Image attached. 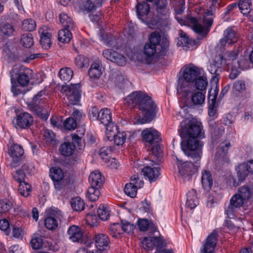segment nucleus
<instances>
[{
	"label": "nucleus",
	"mask_w": 253,
	"mask_h": 253,
	"mask_svg": "<svg viewBox=\"0 0 253 253\" xmlns=\"http://www.w3.org/2000/svg\"><path fill=\"white\" fill-rule=\"evenodd\" d=\"M201 123H191L186 124L182 121L180 124L179 134L181 138H187L185 144L181 143V149L185 155L191 156L196 161H199L202 157L203 143L196 138L204 137Z\"/></svg>",
	"instance_id": "obj_1"
},
{
	"label": "nucleus",
	"mask_w": 253,
	"mask_h": 253,
	"mask_svg": "<svg viewBox=\"0 0 253 253\" xmlns=\"http://www.w3.org/2000/svg\"><path fill=\"white\" fill-rule=\"evenodd\" d=\"M125 104L130 108L138 106L142 115L141 124L149 123L156 117L157 106L152 98L145 92H132L125 98Z\"/></svg>",
	"instance_id": "obj_2"
},
{
	"label": "nucleus",
	"mask_w": 253,
	"mask_h": 253,
	"mask_svg": "<svg viewBox=\"0 0 253 253\" xmlns=\"http://www.w3.org/2000/svg\"><path fill=\"white\" fill-rule=\"evenodd\" d=\"M181 71L182 75L177 82V94L186 96L194 88L193 83L200 75V70L192 64H189L183 67Z\"/></svg>",
	"instance_id": "obj_3"
},
{
	"label": "nucleus",
	"mask_w": 253,
	"mask_h": 253,
	"mask_svg": "<svg viewBox=\"0 0 253 253\" xmlns=\"http://www.w3.org/2000/svg\"><path fill=\"white\" fill-rule=\"evenodd\" d=\"M238 55V52L237 50H236L235 51H233L228 53L225 58H224L221 55H219L215 57L213 63L211 64L208 67V70L209 72L211 74L213 75L211 78V87H212V85L215 83V81L213 80V78L215 77L217 79V86H218V78L217 77L218 75L217 72L218 71V68H221V66L224 64L229 66L230 63L229 62H228V61H234L235 59H236Z\"/></svg>",
	"instance_id": "obj_4"
},
{
	"label": "nucleus",
	"mask_w": 253,
	"mask_h": 253,
	"mask_svg": "<svg viewBox=\"0 0 253 253\" xmlns=\"http://www.w3.org/2000/svg\"><path fill=\"white\" fill-rule=\"evenodd\" d=\"M189 22L192 24L194 31L205 37L210 31L211 27L213 23V19L211 17L206 16H204L202 19L190 17Z\"/></svg>",
	"instance_id": "obj_5"
},
{
	"label": "nucleus",
	"mask_w": 253,
	"mask_h": 253,
	"mask_svg": "<svg viewBox=\"0 0 253 253\" xmlns=\"http://www.w3.org/2000/svg\"><path fill=\"white\" fill-rule=\"evenodd\" d=\"M62 91L65 93L68 102L65 101L68 105H76L81 98V85L80 84H71L70 85L63 86ZM64 98V100H65Z\"/></svg>",
	"instance_id": "obj_6"
},
{
	"label": "nucleus",
	"mask_w": 253,
	"mask_h": 253,
	"mask_svg": "<svg viewBox=\"0 0 253 253\" xmlns=\"http://www.w3.org/2000/svg\"><path fill=\"white\" fill-rule=\"evenodd\" d=\"M155 5L158 14L160 24L164 27H169L170 24L169 11L167 8V0H155Z\"/></svg>",
	"instance_id": "obj_7"
},
{
	"label": "nucleus",
	"mask_w": 253,
	"mask_h": 253,
	"mask_svg": "<svg viewBox=\"0 0 253 253\" xmlns=\"http://www.w3.org/2000/svg\"><path fill=\"white\" fill-rule=\"evenodd\" d=\"M188 156L190 157L193 160L195 164L191 162H182L181 161H178L177 166L178 169V172L179 175L183 178H189V176L192 175L200 167L199 161H196L191 156L187 155Z\"/></svg>",
	"instance_id": "obj_8"
},
{
	"label": "nucleus",
	"mask_w": 253,
	"mask_h": 253,
	"mask_svg": "<svg viewBox=\"0 0 253 253\" xmlns=\"http://www.w3.org/2000/svg\"><path fill=\"white\" fill-rule=\"evenodd\" d=\"M206 93V91L196 90L194 86L186 96H183L181 94H177L182 100L189 102L191 105L201 106L205 103Z\"/></svg>",
	"instance_id": "obj_9"
},
{
	"label": "nucleus",
	"mask_w": 253,
	"mask_h": 253,
	"mask_svg": "<svg viewBox=\"0 0 253 253\" xmlns=\"http://www.w3.org/2000/svg\"><path fill=\"white\" fill-rule=\"evenodd\" d=\"M215 83L212 85L211 89L209 91L208 97L209 99V107L208 109V114L212 119L216 117V110L215 104L216 101L217 95L219 91V87L217 86V79L216 78H213Z\"/></svg>",
	"instance_id": "obj_10"
},
{
	"label": "nucleus",
	"mask_w": 253,
	"mask_h": 253,
	"mask_svg": "<svg viewBox=\"0 0 253 253\" xmlns=\"http://www.w3.org/2000/svg\"><path fill=\"white\" fill-rule=\"evenodd\" d=\"M33 123V117L26 112L19 114L12 120V124L16 128L27 129L30 127Z\"/></svg>",
	"instance_id": "obj_11"
},
{
	"label": "nucleus",
	"mask_w": 253,
	"mask_h": 253,
	"mask_svg": "<svg viewBox=\"0 0 253 253\" xmlns=\"http://www.w3.org/2000/svg\"><path fill=\"white\" fill-rule=\"evenodd\" d=\"M143 140L151 146L155 145L161 140V134L156 129L153 127L143 129L141 133Z\"/></svg>",
	"instance_id": "obj_12"
},
{
	"label": "nucleus",
	"mask_w": 253,
	"mask_h": 253,
	"mask_svg": "<svg viewBox=\"0 0 253 253\" xmlns=\"http://www.w3.org/2000/svg\"><path fill=\"white\" fill-rule=\"evenodd\" d=\"M102 54L106 59L115 63L118 66H123L126 63V58L114 50L106 49L103 51Z\"/></svg>",
	"instance_id": "obj_13"
},
{
	"label": "nucleus",
	"mask_w": 253,
	"mask_h": 253,
	"mask_svg": "<svg viewBox=\"0 0 253 253\" xmlns=\"http://www.w3.org/2000/svg\"><path fill=\"white\" fill-rule=\"evenodd\" d=\"M46 217L44 219V225L49 230H54L58 226L57 212L50 209L45 211Z\"/></svg>",
	"instance_id": "obj_14"
},
{
	"label": "nucleus",
	"mask_w": 253,
	"mask_h": 253,
	"mask_svg": "<svg viewBox=\"0 0 253 253\" xmlns=\"http://www.w3.org/2000/svg\"><path fill=\"white\" fill-rule=\"evenodd\" d=\"M236 170L239 180L243 181L248 174H253V160L240 164Z\"/></svg>",
	"instance_id": "obj_15"
},
{
	"label": "nucleus",
	"mask_w": 253,
	"mask_h": 253,
	"mask_svg": "<svg viewBox=\"0 0 253 253\" xmlns=\"http://www.w3.org/2000/svg\"><path fill=\"white\" fill-rule=\"evenodd\" d=\"M40 42L42 48L47 49L50 46L51 30L46 26H42L39 30Z\"/></svg>",
	"instance_id": "obj_16"
},
{
	"label": "nucleus",
	"mask_w": 253,
	"mask_h": 253,
	"mask_svg": "<svg viewBox=\"0 0 253 253\" xmlns=\"http://www.w3.org/2000/svg\"><path fill=\"white\" fill-rule=\"evenodd\" d=\"M33 71L28 68H24L16 73V79L18 84L22 86H26L29 84L30 80L32 77Z\"/></svg>",
	"instance_id": "obj_17"
},
{
	"label": "nucleus",
	"mask_w": 253,
	"mask_h": 253,
	"mask_svg": "<svg viewBox=\"0 0 253 253\" xmlns=\"http://www.w3.org/2000/svg\"><path fill=\"white\" fill-rule=\"evenodd\" d=\"M95 246L99 251H107L110 248V242L108 236L103 233L96 234L94 236Z\"/></svg>",
	"instance_id": "obj_18"
},
{
	"label": "nucleus",
	"mask_w": 253,
	"mask_h": 253,
	"mask_svg": "<svg viewBox=\"0 0 253 253\" xmlns=\"http://www.w3.org/2000/svg\"><path fill=\"white\" fill-rule=\"evenodd\" d=\"M9 154L12 158L11 167H15L24 154V150L20 145L14 144L10 148Z\"/></svg>",
	"instance_id": "obj_19"
},
{
	"label": "nucleus",
	"mask_w": 253,
	"mask_h": 253,
	"mask_svg": "<svg viewBox=\"0 0 253 253\" xmlns=\"http://www.w3.org/2000/svg\"><path fill=\"white\" fill-rule=\"evenodd\" d=\"M238 34L232 28H227L224 31L223 37L220 40L221 46L231 45L238 41Z\"/></svg>",
	"instance_id": "obj_20"
},
{
	"label": "nucleus",
	"mask_w": 253,
	"mask_h": 253,
	"mask_svg": "<svg viewBox=\"0 0 253 253\" xmlns=\"http://www.w3.org/2000/svg\"><path fill=\"white\" fill-rule=\"evenodd\" d=\"M217 242L216 233L212 232L207 238L201 250V253H212L214 251Z\"/></svg>",
	"instance_id": "obj_21"
},
{
	"label": "nucleus",
	"mask_w": 253,
	"mask_h": 253,
	"mask_svg": "<svg viewBox=\"0 0 253 253\" xmlns=\"http://www.w3.org/2000/svg\"><path fill=\"white\" fill-rule=\"evenodd\" d=\"M16 33L15 26L11 22H2L0 23V36L4 38L12 37Z\"/></svg>",
	"instance_id": "obj_22"
},
{
	"label": "nucleus",
	"mask_w": 253,
	"mask_h": 253,
	"mask_svg": "<svg viewBox=\"0 0 253 253\" xmlns=\"http://www.w3.org/2000/svg\"><path fill=\"white\" fill-rule=\"evenodd\" d=\"M201 183L205 191L211 190L213 185V177L210 171L206 169L201 171Z\"/></svg>",
	"instance_id": "obj_23"
},
{
	"label": "nucleus",
	"mask_w": 253,
	"mask_h": 253,
	"mask_svg": "<svg viewBox=\"0 0 253 253\" xmlns=\"http://www.w3.org/2000/svg\"><path fill=\"white\" fill-rule=\"evenodd\" d=\"M88 180L91 187L101 188L104 182V177L101 172L96 170L90 174Z\"/></svg>",
	"instance_id": "obj_24"
},
{
	"label": "nucleus",
	"mask_w": 253,
	"mask_h": 253,
	"mask_svg": "<svg viewBox=\"0 0 253 253\" xmlns=\"http://www.w3.org/2000/svg\"><path fill=\"white\" fill-rule=\"evenodd\" d=\"M142 172L145 177L152 182L155 181L160 175V169L146 166L142 169Z\"/></svg>",
	"instance_id": "obj_25"
},
{
	"label": "nucleus",
	"mask_w": 253,
	"mask_h": 253,
	"mask_svg": "<svg viewBox=\"0 0 253 253\" xmlns=\"http://www.w3.org/2000/svg\"><path fill=\"white\" fill-rule=\"evenodd\" d=\"M43 91L39 92L33 98L31 101L32 109L35 111H38V113L43 112L42 109V105L43 104L46 100V98L43 96Z\"/></svg>",
	"instance_id": "obj_26"
},
{
	"label": "nucleus",
	"mask_w": 253,
	"mask_h": 253,
	"mask_svg": "<svg viewBox=\"0 0 253 253\" xmlns=\"http://www.w3.org/2000/svg\"><path fill=\"white\" fill-rule=\"evenodd\" d=\"M150 11L149 5L145 2L138 3L136 6V13L138 18L144 23H146L145 19Z\"/></svg>",
	"instance_id": "obj_27"
},
{
	"label": "nucleus",
	"mask_w": 253,
	"mask_h": 253,
	"mask_svg": "<svg viewBox=\"0 0 253 253\" xmlns=\"http://www.w3.org/2000/svg\"><path fill=\"white\" fill-rule=\"evenodd\" d=\"M69 239L74 242H79L81 241L83 233L81 229L77 226H70L68 230Z\"/></svg>",
	"instance_id": "obj_28"
},
{
	"label": "nucleus",
	"mask_w": 253,
	"mask_h": 253,
	"mask_svg": "<svg viewBox=\"0 0 253 253\" xmlns=\"http://www.w3.org/2000/svg\"><path fill=\"white\" fill-rule=\"evenodd\" d=\"M102 74V67L98 61L94 62L91 65L88 74L93 79H98Z\"/></svg>",
	"instance_id": "obj_29"
},
{
	"label": "nucleus",
	"mask_w": 253,
	"mask_h": 253,
	"mask_svg": "<svg viewBox=\"0 0 253 253\" xmlns=\"http://www.w3.org/2000/svg\"><path fill=\"white\" fill-rule=\"evenodd\" d=\"M76 146L72 142H65L60 147V152L64 156H71L75 152Z\"/></svg>",
	"instance_id": "obj_30"
},
{
	"label": "nucleus",
	"mask_w": 253,
	"mask_h": 253,
	"mask_svg": "<svg viewBox=\"0 0 253 253\" xmlns=\"http://www.w3.org/2000/svg\"><path fill=\"white\" fill-rule=\"evenodd\" d=\"M198 204V200L197 197L196 191L192 189L187 194L186 206L190 209H193Z\"/></svg>",
	"instance_id": "obj_31"
},
{
	"label": "nucleus",
	"mask_w": 253,
	"mask_h": 253,
	"mask_svg": "<svg viewBox=\"0 0 253 253\" xmlns=\"http://www.w3.org/2000/svg\"><path fill=\"white\" fill-rule=\"evenodd\" d=\"M72 38V35L68 28H65L58 32V40L59 42L63 43H68L70 42Z\"/></svg>",
	"instance_id": "obj_32"
},
{
	"label": "nucleus",
	"mask_w": 253,
	"mask_h": 253,
	"mask_svg": "<svg viewBox=\"0 0 253 253\" xmlns=\"http://www.w3.org/2000/svg\"><path fill=\"white\" fill-rule=\"evenodd\" d=\"M71 205L73 209L78 212L83 211L85 208L84 201L79 197L74 198L72 199Z\"/></svg>",
	"instance_id": "obj_33"
},
{
	"label": "nucleus",
	"mask_w": 253,
	"mask_h": 253,
	"mask_svg": "<svg viewBox=\"0 0 253 253\" xmlns=\"http://www.w3.org/2000/svg\"><path fill=\"white\" fill-rule=\"evenodd\" d=\"M73 75V70L68 67L61 69L59 72V77L64 82H68L72 79Z\"/></svg>",
	"instance_id": "obj_34"
},
{
	"label": "nucleus",
	"mask_w": 253,
	"mask_h": 253,
	"mask_svg": "<svg viewBox=\"0 0 253 253\" xmlns=\"http://www.w3.org/2000/svg\"><path fill=\"white\" fill-rule=\"evenodd\" d=\"M104 125L106 129V136L109 141H112V137L118 132V126L111 122Z\"/></svg>",
	"instance_id": "obj_35"
},
{
	"label": "nucleus",
	"mask_w": 253,
	"mask_h": 253,
	"mask_svg": "<svg viewBox=\"0 0 253 253\" xmlns=\"http://www.w3.org/2000/svg\"><path fill=\"white\" fill-rule=\"evenodd\" d=\"M138 226L140 231H147L149 228H151L153 232L156 231L157 227L151 221L146 219H142L138 220Z\"/></svg>",
	"instance_id": "obj_36"
},
{
	"label": "nucleus",
	"mask_w": 253,
	"mask_h": 253,
	"mask_svg": "<svg viewBox=\"0 0 253 253\" xmlns=\"http://www.w3.org/2000/svg\"><path fill=\"white\" fill-rule=\"evenodd\" d=\"M104 0H94V3L90 0H86L84 4V9L87 12L95 10L97 8L101 6Z\"/></svg>",
	"instance_id": "obj_37"
},
{
	"label": "nucleus",
	"mask_w": 253,
	"mask_h": 253,
	"mask_svg": "<svg viewBox=\"0 0 253 253\" xmlns=\"http://www.w3.org/2000/svg\"><path fill=\"white\" fill-rule=\"evenodd\" d=\"M109 231L111 235L115 238L120 237L123 234V229L121 223H115L110 225Z\"/></svg>",
	"instance_id": "obj_38"
},
{
	"label": "nucleus",
	"mask_w": 253,
	"mask_h": 253,
	"mask_svg": "<svg viewBox=\"0 0 253 253\" xmlns=\"http://www.w3.org/2000/svg\"><path fill=\"white\" fill-rule=\"evenodd\" d=\"M194 82L197 90L206 91L208 85V81L206 77L200 75Z\"/></svg>",
	"instance_id": "obj_39"
},
{
	"label": "nucleus",
	"mask_w": 253,
	"mask_h": 253,
	"mask_svg": "<svg viewBox=\"0 0 253 253\" xmlns=\"http://www.w3.org/2000/svg\"><path fill=\"white\" fill-rule=\"evenodd\" d=\"M61 23L64 28L72 29L74 28V22L72 18L67 14L62 13L59 15Z\"/></svg>",
	"instance_id": "obj_40"
},
{
	"label": "nucleus",
	"mask_w": 253,
	"mask_h": 253,
	"mask_svg": "<svg viewBox=\"0 0 253 253\" xmlns=\"http://www.w3.org/2000/svg\"><path fill=\"white\" fill-rule=\"evenodd\" d=\"M97 214L101 220H107L110 216L109 208L105 205L101 204L97 209Z\"/></svg>",
	"instance_id": "obj_41"
},
{
	"label": "nucleus",
	"mask_w": 253,
	"mask_h": 253,
	"mask_svg": "<svg viewBox=\"0 0 253 253\" xmlns=\"http://www.w3.org/2000/svg\"><path fill=\"white\" fill-rule=\"evenodd\" d=\"M100 188L90 186L88 188L86 194L87 199L92 202L96 201L100 195Z\"/></svg>",
	"instance_id": "obj_42"
},
{
	"label": "nucleus",
	"mask_w": 253,
	"mask_h": 253,
	"mask_svg": "<svg viewBox=\"0 0 253 253\" xmlns=\"http://www.w3.org/2000/svg\"><path fill=\"white\" fill-rule=\"evenodd\" d=\"M111 112L110 109L108 108H104L100 111L99 120L101 123L103 124H106L111 122Z\"/></svg>",
	"instance_id": "obj_43"
},
{
	"label": "nucleus",
	"mask_w": 253,
	"mask_h": 253,
	"mask_svg": "<svg viewBox=\"0 0 253 253\" xmlns=\"http://www.w3.org/2000/svg\"><path fill=\"white\" fill-rule=\"evenodd\" d=\"M20 42L25 47H31L34 44L32 35L30 33L23 34L20 39Z\"/></svg>",
	"instance_id": "obj_44"
},
{
	"label": "nucleus",
	"mask_w": 253,
	"mask_h": 253,
	"mask_svg": "<svg viewBox=\"0 0 253 253\" xmlns=\"http://www.w3.org/2000/svg\"><path fill=\"white\" fill-rule=\"evenodd\" d=\"M49 175L52 180H63L64 177L62 170L56 167L50 169Z\"/></svg>",
	"instance_id": "obj_45"
},
{
	"label": "nucleus",
	"mask_w": 253,
	"mask_h": 253,
	"mask_svg": "<svg viewBox=\"0 0 253 253\" xmlns=\"http://www.w3.org/2000/svg\"><path fill=\"white\" fill-rule=\"evenodd\" d=\"M251 4V0H240L238 5L241 12L246 15L250 13Z\"/></svg>",
	"instance_id": "obj_46"
},
{
	"label": "nucleus",
	"mask_w": 253,
	"mask_h": 253,
	"mask_svg": "<svg viewBox=\"0 0 253 253\" xmlns=\"http://www.w3.org/2000/svg\"><path fill=\"white\" fill-rule=\"evenodd\" d=\"M112 149L110 146L102 147L99 151V155L103 161L108 162L111 157Z\"/></svg>",
	"instance_id": "obj_47"
},
{
	"label": "nucleus",
	"mask_w": 253,
	"mask_h": 253,
	"mask_svg": "<svg viewBox=\"0 0 253 253\" xmlns=\"http://www.w3.org/2000/svg\"><path fill=\"white\" fill-rule=\"evenodd\" d=\"M30 243L33 249L35 250L40 249L43 244L42 236L39 234H34Z\"/></svg>",
	"instance_id": "obj_48"
},
{
	"label": "nucleus",
	"mask_w": 253,
	"mask_h": 253,
	"mask_svg": "<svg viewBox=\"0 0 253 253\" xmlns=\"http://www.w3.org/2000/svg\"><path fill=\"white\" fill-rule=\"evenodd\" d=\"M36 22L31 18L25 19L22 22V28L26 31H33L36 29Z\"/></svg>",
	"instance_id": "obj_49"
},
{
	"label": "nucleus",
	"mask_w": 253,
	"mask_h": 253,
	"mask_svg": "<svg viewBox=\"0 0 253 253\" xmlns=\"http://www.w3.org/2000/svg\"><path fill=\"white\" fill-rule=\"evenodd\" d=\"M17 69L15 68L13 69L11 72V91L13 93V96H17L21 94L22 93V91L19 88V87L18 85H15L14 84V74L17 72Z\"/></svg>",
	"instance_id": "obj_50"
},
{
	"label": "nucleus",
	"mask_w": 253,
	"mask_h": 253,
	"mask_svg": "<svg viewBox=\"0 0 253 253\" xmlns=\"http://www.w3.org/2000/svg\"><path fill=\"white\" fill-rule=\"evenodd\" d=\"M76 65L79 68L87 67L89 65V59L82 55H78L75 59Z\"/></svg>",
	"instance_id": "obj_51"
},
{
	"label": "nucleus",
	"mask_w": 253,
	"mask_h": 253,
	"mask_svg": "<svg viewBox=\"0 0 253 253\" xmlns=\"http://www.w3.org/2000/svg\"><path fill=\"white\" fill-rule=\"evenodd\" d=\"M31 186L26 182L19 184L18 192L24 197L28 196L31 192Z\"/></svg>",
	"instance_id": "obj_52"
},
{
	"label": "nucleus",
	"mask_w": 253,
	"mask_h": 253,
	"mask_svg": "<svg viewBox=\"0 0 253 253\" xmlns=\"http://www.w3.org/2000/svg\"><path fill=\"white\" fill-rule=\"evenodd\" d=\"M244 199L238 194L234 195L230 200V204L237 209L241 207L244 204Z\"/></svg>",
	"instance_id": "obj_53"
},
{
	"label": "nucleus",
	"mask_w": 253,
	"mask_h": 253,
	"mask_svg": "<svg viewBox=\"0 0 253 253\" xmlns=\"http://www.w3.org/2000/svg\"><path fill=\"white\" fill-rule=\"evenodd\" d=\"M231 147V144L229 141H225L222 142L220 145V148L217 154V157H224V155L227 153L229 148Z\"/></svg>",
	"instance_id": "obj_54"
},
{
	"label": "nucleus",
	"mask_w": 253,
	"mask_h": 253,
	"mask_svg": "<svg viewBox=\"0 0 253 253\" xmlns=\"http://www.w3.org/2000/svg\"><path fill=\"white\" fill-rule=\"evenodd\" d=\"M124 191L127 196L133 198L136 195L137 189L132 183L129 182L126 184Z\"/></svg>",
	"instance_id": "obj_55"
},
{
	"label": "nucleus",
	"mask_w": 253,
	"mask_h": 253,
	"mask_svg": "<svg viewBox=\"0 0 253 253\" xmlns=\"http://www.w3.org/2000/svg\"><path fill=\"white\" fill-rule=\"evenodd\" d=\"M126 139V134L125 132H117L115 136L112 137V140L117 145H123Z\"/></svg>",
	"instance_id": "obj_56"
},
{
	"label": "nucleus",
	"mask_w": 253,
	"mask_h": 253,
	"mask_svg": "<svg viewBox=\"0 0 253 253\" xmlns=\"http://www.w3.org/2000/svg\"><path fill=\"white\" fill-rule=\"evenodd\" d=\"M157 52V46L147 43L144 47V53L147 57H151Z\"/></svg>",
	"instance_id": "obj_57"
},
{
	"label": "nucleus",
	"mask_w": 253,
	"mask_h": 253,
	"mask_svg": "<svg viewBox=\"0 0 253 253\" xmlns=\"http://www.w3.org/2000/svg\"><path fill=\"white\" fill-rule=\"evenodd\" d=\"M149 43L155 45L157 46L160 45V42L161 41V35L159 33L157 32H152L149 38Z\"/></svg>",
	"instance_id": "obj_58"
},
{
	"label": "nucleus",
	"mask_w": 253,
	"mask_h": 253,
	"mask_svg": "<svg viewBox=\"0 0 253 253\" xmlns=\"http://www.w3.org/2000/svg\"><path fill=\"white\" fill-rule=\"evenodd\" d=\"M238 209L229 204L227 209L225 210V213L229 219H234L237 217Z\"/></svg>",
	"instance_id": "obj_59"
},
{
	"label": "nucleus",
	"mask_w": 253,
	"mask_h": 253,
	"mask_svg": "<svg viewBox=\"0 0 253 253\" xmlns=\"http://www.w3.org/2000/svg\"><path fill=\"white\" fill-rule=\"evenodd\" d=\"M64 126L66 129L74 130L77 127L76 120L73 118H68L64 122Z\"/></svg>",
	"instance_id": "obj_60"
},
{
	"label": "nucleus",
	"mask_w": 253,
	"mask_h": 253,
	"mask_svg": "<svg viewBox=\"0 0 253 253\" xmlns=\"http://www.w3.org/2000/svg\"><path fill=\"white\" fill-rule=\"evenodd\" d=\"M121 223L123 229V233L124 232L129 233L135 228L134 224L126 220H122Z\"/></svg>",
	"instance_id": "obj_61"
},
{
	"label": "nucleus",
	"mask_w": 253,
	"mask_h": 253,
	"mask_svg": "<svg viewBox=\"0 0 253 253\" xmlns=\"http://www.w3.org/2000/svg\"><path fill=\"white\" fill-rule=\"evenodd\" d=\"M130 183H132L137 189L141 188L144 185V181L142 179L136 175H133L131 177Z\"/></svg>",
	"instance_id": "obj_62"
},
{
	"label": "nucleus",
	"mask_w": 253,
	"mask_h": 253,
	"mask_svg": "<svg viewBox=\"0 0 253 253\" xmlns=\"http://www.w3.org/2000/svg\"><path fill=\"white\" fill-rule=\"evenodd\" d=\"M153 240V237L144 238L142 242L144 249L148 251L152 250L154 248Z\"/></svg>",
	"instance_id": "obj_63"
},
{
	"label": "nucleus",
	"mask_w": 253,
	"mask_h": 253,
	"mask_svg": "<svg viewBox=\"0 0 253 253\" xmlns=\"http://www.w3.org/2000/svg\"><path fill=\"white\" fill-rule=\"evenodd\" d=\"M12 208L11 203L7 200H0V214L6 213Z\"/></svg>",
	"instance_id": "obj_64"
}]
</instances>
